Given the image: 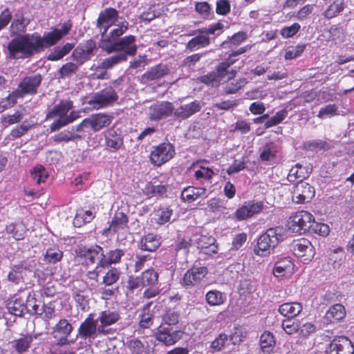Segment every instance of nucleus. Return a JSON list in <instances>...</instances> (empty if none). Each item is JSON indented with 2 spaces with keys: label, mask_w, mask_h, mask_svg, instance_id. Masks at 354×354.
Masks as SVG:
<instances>
[{
  "label": "nucleus",
  "mask_w": 354,
  "mask_h": 354,
  "mask_svg": "<svg viewBox=\"0 0 354 354\" xmlns=\"http://www.w3.org/2000/svg\"><path fill=\"white\" fill-rule=\"evenodd\" d=\"M72 28L70 20L64 22L61 28L44 32L41 36L39 32L20 35L12 39L8 44L9 57L11 59H26L40 53L46 49L57 44L66 35Z\"/></svg>",
  "instance_id": "nucleus-1"
},
{
  "label": "nucleus",
  "mask_w": 354,
  "mask_h": 354,
  "mask_svg": "<svg viewBox=\"0 0 354 354\" xmlns=\"http://www.w3.org/2000/svg\"><path fill=\"white\" fill-rule=\"evenodd\" d=\"M283 239L284 229L283 227H270L259 237L254 252L259 256H266L270 254L271 250Z\"/></svg>",
  "instance_id": "nucleus-2"
},
{
  "label": "nucleus",
  "mask_w": 354,
  "mask_h": 354,
  "mask_svg": "<svg viewBox=\"0 0 354 354\" xmlns=\"http://www.w3.org/2000/svg\"><path fill=\"white\" fill-rule=\"evenodd\" d=\"M176 155L174 145L169 141L162 142L151 148L149 158L150 163L160 167L169 162Z\"/></svg>",
  "instance_id": "nucleus-3"
},
{
  "label": "nucleus",
  "mask_w": 354,
  "mask_h": 354,
  "mask_svg": "<svg viewBox=\"0 0 354 354\" xmlns=\"http://www.w3.org/2000/svg\"><path fill=\"white\" fill-rule=\"evenodd\" d=\"M136 36L129 35L119 39L111 45L102 46L107 53L117 52L119 54H124L125 57L134 56L137 53L138 46L136 44Z\"/></svg>",
  "instance_id": "nucleus-4"
},
{
  "label": "nucleus",
  "mask_w": 354,
  "mask_h": 354,
  "mask_svg": "<svg viewBox=\"0 0 354 354\" xmlns=\"http://www.w3.org/2000/svg\"><path fill=\"white\" fill-rule=\"evenodd\" d=\"M118 95L115 89L109 86L95 93L88 100V104L93 109L98 110L113 105L118 100Z\"/></svg>",
  "instance_id": "nucleus-5"
},
{
  "label": "nucleus",
  "mask_w": 354,
  "mask_h": 354,
  "mask_svg": "<svg viewBox=\"0 0 354 354\" xmlns=\"http://www.w3.org/2000/svg\"><path fill=\"white\" fill-rule=\"evenodd\" d=\"M97 51L96 43L92 39L80 43L73 50L71 57L80 66L84 64L91 59Z\"/></svg>",
  "instance_id": "nucleus-6"
},
{
  "label": "nucleus",
  "mask_w": 354,
  "mask_h": 354,
  "mask_svg": "<svg viewBox=\"0 0 354 354\" xmlns=\"http://www.w3.org/2000/svg\"><path fill=\"white\" fill-rule=\"evenodd\" d=\"M153 337L163 345L170 346L181 339L182 334L180 330L174 329L173 326L160 324L155 329Z\"/></svg>",
  "instance_id": "nucleus-7"
},
{
  "label": "nucleus",
  "mask_w": 354,
  "mask_h": 354,
  "mask_svg": "<svg viewBox=\"0 0 354 354\" xmlns=\"http://www.w3.org/2000/svg\"><path fill=\"white\" fill-rule=\"evenodd\" d=\"M310 212L301 210L292 214L287 221V227L293 233L302 234L310 230Z\"/></svg>",
  "instance_id": "nucleus-8"
},
{
  "label": "nucleus",
  "mask_w": 354,
  "mask_h": 354,
  "mask_svg": "<svg viewBox=\"0 0 354 354\" xmlns=\"http://www.w3.org/2000/svg\"><path fill=\"white\" fill-rule=\"evenodd\" d=\"M120 319V315L118 310L106 309L101 311L96 319L99 324V335H113L115 332V329L107 328L116 322Z\"/></svg>",
  "instance_id": "nucleus-9"
},
{
  "label": "nucleus",
  "mask_w": 354,
  "mask_h": 354,
  "mask_svg": "<svg viewBox=\"0 0 354 354\" xmlns=\"http://www.w3.org/2000/svg\"><path fill=\"white\" fill-rule=\"evenodd\" d=\"M119 12L114 8H106L102 10L97 19L96 27L104 37L109 30L118 21Z\"/></svg>",
  "instance_id": "nucleus-10"
},
{
  "label": "nucleus",
  "mask_w": 354,
  "mask_h": 354,
  "mask_svg": "<svg viewBox=\"0 0 354 354\" xmlns=\"http://www.w3.org/2000/svg\"><path fill=\"white\" fill-rule=\"evenodd\" d=\"M207 274L208 269L207 267L194 265L184 274L180 283L185 288H193L200 284Z\"/></svg>",
  "instance_id": "nucleus-11"
},
{
  "label": "nucleus",
  "mask_w": 354,
  "mask_h": 354,
  "mask_svg": "<svg viewBox=\"0 0 354 354\" xmlns=\"http://www.w3.org/2000/svg\"><path fill=\"white\" fill-rule=\"evenodd\" d=\"M75 252L77 257L86 265H93L96 261L100 262L104 257L103 248L98 245L82 246L76 250Z\"/></svg>",
  "instance_id": "nucleus-12"
},
{
  "label": "nucleus",
  "mask_w": 354,
  "mask_h": 354,
  "mask_svg": "<svg viewBox=\"0 0 354 354\" xmlns=\"http://www.w3.org/2000/svg\"><path fill=\"white\" fill-rule=\"evenodd\" d=\"M264 208V203L261 201L250 200L244 203L234 212L237 221H244L259 214Z\"/></svg>",
  "instance_id": "nucleus-13"
},
{
  "label": "nucleus",
  "mask_w": 354,
  "mask_h": 354,
  "mask_svg": "<svg viewBox=\"0 0 354 354\" xmlns=\"http://www.w3.org/2000/svg\"><path fill=\"white\" fill-rule=\"evenodd\" d=\"M283 330L288 335L299 333L301 337L307 338L310 335V323L302 322L299 319H286L282 322Z\"/></svg>",
  "instance_id": "nucleus-14"
},
{
  "label": "nucleus",
  "mask_w": 354,
  "mask_h": 354,
  "mask_svg": "<svg viewBox=\"0 0 354 354\" xmlns=\"http://www.w3.org/2000/svg\"><path fill=\"white\" fill-rule=\"evenodd\" d=\"M42 81L40 74L26 76L18 84V90L24 97L26 95H35L38 93V88Z\"/></svg>",
  "instance_id": "nucleus-15"
},
{
  "label": "nucleus",
  "mask_w": 354,
  "mask_h": 354,
  "mask_svg": "<svg viewBox=\"0 0 354 354\" xmlns=\"http://www.w3.org/2000/svg\"><path fill=\"white\" fill-rule=\"evenodd\" d=\"M99 335V325L93 315L89 314L77 329V336L83 339H95Z\"/></svg>",
  "instance_id": "nucleus-16"
},
{
  "label": "nucleus",
  "mask_w": 354,
  "mask_h": 354,
  "mask_svg": "<svg viewBox=\"0 0 354 354\" xmlns=\"http://www.w3.org/2000/svg\"><path fill=\"white\" fill-rule=\"evenodd\" d=\"M326 353V354H353L354 346L348 337L341 336L332 341Z\"/></svg>",
  "instance_id": "nucleus-17"
},
{
  "label": "nucleus",
  "mask_w": 354,
  "mask_h": 354,
  "mask_svg": "<svg viewBox=\"0 0 354 354\" xmlns=\"http://www.w3.org/2000/svg\"><path fill=\"white\" fill-rule=\"evenodd\" d=\"M174 112L171 102L163 101L155 103L149 107V118L151 121H158L167 118Z\"/></svg>",
  "instance_id": "nucleus-18"
},
{
  "label": "nucleus",
  "mask_w": 354,
  "mask_h": 354,
  "mask_svg": "<svg viewBox=\"0 0 354 354\" xmlns=\"http://www.w3.org/2000/svg\"><path fill=\"white\" fill-rule=\"evenodd\" d=\"M72 297L75 301L76 307L82 311H86L88 308V300L83 293L85 284L81 280H75L71 283Z\"/></svg>",
  "instance_id": "nucleus-19"
},
{
  "label": "nucleus",
  "mask_w": 354,
  "mask_h": 354,
  "mask_svg": "<svg viewBox=\"0 0 354 354\" xmlns=\"http://www.w3.org/2000/svg\"><path fill=\"white\" fill-rule=\"evenodd\" d=\"M104 145L111 152H116L123 148V136L118 130L114 128L108 129L104 132Z\"/></svg>",
  "instance_id": "nucleus-20"
},
{
  "label": "nucleus",
  "mask_w": 354,
  "mask_h": 354,
  "mask_svg": "<svg viewBox=\"0 0 354 354\" xmlns=\"http://www.w3.org/2000/svg\"><path fill=\"white\" fill-rule=\"evenodd\" d=\"M129 217L123 212L117 210L109 223V227L104 230V234H109L111 232L113 234L119 233L121 231L129 228Z\"/></svg>",
  "instance_id": "nucleus-21"
},
{
  "label": "nucleus",
  "mask_w": 354,
  "mask_h": 354,
  "mask_svg": "<svg viewBox=\"0 0 354 354\" xmlns=\"http://www.w3.org/2000/svg\"><path fill=\"white\" fill-rule=\"evenodd\" d=\"M187 35L194 36L185 45V48L189 51L205 48L211 43L210 37H207L201 28L192 30Z\"/></svg>",
  "instance_id": "nucleus-22"
},
{
  "label": "nucleus",
  "mask_w": 354,
  "mask_h": 354,
  "mask_svg": "<svg viewBox=\"0 0 354 354\" xmlns=\"http://www.w3.org/2000/svg\"><path fill=\"white\" fill-rule=\"evenodd\" d=\"M89 128L94 132H97L106 128L111 124L113 116L107 113H97L91 114L88 118Z\"/></svg>",
  "instance_id": "nucleus-23"
},
{
  "label": "nucleus",
  "mask_w": 354,
  "mask_h": 354,
  "mask_svg": "<svg viewBox=\"0 0 354 354\" xmlns=\"http://www.w3.org/2000/svg\"><path fill=\"white\" fill-rule=\"evenodd\" d=\"M73 326L66 319H61L53 328L54 337L60 345L68 344V337L73 331Z\"/></svg>",
  "instance_id": "nucleus-24"
},
{
  "label": "nucleus",
  "mask_w": 354,
  "mask_h": 354,
  "mask_svg": "<svg viewBox=\"0 0 354 354\" xmlns=\"http://www.w3.org/2000/svg\"><path fill=\"white\" fill-rule=\"evenodd\" d=\"M73 107V101L70 100H61L58 104H55L48 111L46 119L48 120L58 118L57 120H64Z\"/></svg>",
  "instance_id": "nucleus-25"
},
{
  "label": "nucleus",
  "mask_w": 354,
  "mask_h": 354,
  "mask_svg": "<svg viewBox=\"0 0 354 354\" xmlns=\"http://www.w3.org/2000/svg\"><path fill=\"white\" fill-rule=\"evenodd\" d=\"M113 27L107 32L103 39V46L111 45L120 39V37L125 33L129 28V23L126 20H123L118 24H115Z\"/></svg>",
  "instance_id": "nucleus-26"
},
{
  "label": "nucleus",
  "mask_w": 354,
  "mask_h": 354,
  "mask_svg": "<svg viewBox=\"0 0 354 354\" xmlns=\"http://www.w3.org/2000/svg\"><path fill=\"white\" fill-rule=\"evenodd\" d=\"M6 307L10 314L17 317H21L26 309V303L19 292L8 298Z\"/></svg>",
  "instance_id": "nucleus-27"
},
{
  "label": "nucleus",
  "mask_w": 354,
  "mask_h": 354,
  "mask_svg": "<svg viewBox=\"0 0 354 354\" xmlns=\"http://www.w3.org/2000/svg\"><path fill=\"white\" fill-rule=\"evenodd\" d=\"M202 197H207V189L205 187L187 186L183 189L180 194V199L186 203H192Z\"/></svg>",
  "instance_id": "nucleus-28"
},
{
  "label": "nucleus",
  "mask_w": 354,
  "mask_h": 354,
  "mask_svg": "<svg viewBox=\"0 0 354 354\" xmlns=\"http://www.w3.org/2000/svg\"><path fill=\"white\" fill-rule=\"evenodd\" d=\"M197 247L201 252L209 256L218 252L216 241L212 236L201 235L198 239Z\"/></svg>",
  "instance_id": "nucleus-29"
},
{
  "label": "nucleus",
  "mask_w": 354,
  "mask_h": 354,
  "mask_svg": "<svg viewBox=\"0 0 354 354\" xmlns=\"http://www.w3.org/2000/svg\"><path fill=\"white\" fill-rule=\"evenodd\" d=\"M124 255V251L123 250H111L106 255L104 254L102 259H100V262H98V266L105 268L111 266L112 264L118 263Z\"/></svg>",
  "instance_id": "nucleus-30"
},
{
  "label": "nucleus",
  "mask_w": 354,
  "mask_h": 354,
  "mask_svg": "<svg viewBox=\"0 0 354 354\" xmlns=\"http://www.w3.org/2000/svg\"><path fill=\"white\" fill-rule=\"evenodd\" d=\"M169 73V68L167 65L159 64L148 69L142 74V78L147 81L156 80L167 75Z\"/></svg>",
  "instance_id": "nucleus-31"
},
{
  "label": "nucleus",
  "mask_w": 354,
  "mask_h": 354,
  "mask_svg": "<svg viewBox=\"0 0 354 354\" xmlns=\"http://www.w3.org/2000/svg\"><path fill=\"white\" fill-rule=\"evenodd\" d=\"M310 245V241L305 238H301L294 241L292 244V250L294 254L299 258L304 264H308L310 259L306 257V254Z\"/></svg>",
  "instance_id": "nucleus-32"
},
{
  "label": "nucleus",
  "mask_w": 354,
  "mask_h": 354,
  "mask_svg": "<svg viewBox=\"0 0 354 354\" xmlns=\"http://www.w3.org/2000/svg\"><path fill=\"white\" fill-rule=\"evenodd\" d=\"M302 305L299 302H286L279 306V313L287 319H293L302 310Z\"/></svg>",
  "instance_id": "nucleus-33"
},
{
  "label": "nucleus",
  "mask_w": 354,
  "mask_h": 354,
  "mask_svg": "<svg viewBox=\"0 0 354 354\" xmlns=\"http://www.w3.org/2000/svg\"><path fill=\"white\" fill-rule=\"evenodd\" d=\"M33 341L32 335L30 334H22L18 339H15L10 343L15 351L19 354L26 353L31 346Z\"/></svg>",
  "instance_id": "nucleus-34"
},
{
  "label": "nucleus",
  "mask_w": 354,
  "mask_h": 354,
  "mask_svg": "<svg viewBox=\"0 0 354 354\" xmlns=\"http://www.w3.org/2000/svg\"><path fill=\"white\" fill-rule=\"evenodd\" d=\"M160 237L156 234L148 233L141 239L140 249L145 251L153 252L160 247Z\"/></svg>",
  "instance_id": "nucleus-35"
},
{
  "label": "nucleus",
  "mask_w": 354,
  "mask_h": 354,
  "mask_svg": "<svg viewBox=\"0 0 354 354\" xmlns=\"http://www.w3.org/2000/svg\"><path fill=\"white\" fill-rule=\"evenodd\" d=\"M346 316V310L341 304L332 306L326 312L325 317L330 323H337L343 319Z\"/></svg>",
  "instance_id": "nucleus-36"
},
{
  "label": "nucleus",
  "mask_w": 354,
  "mask_h": 354,
  "mask_svg": "<svg viewBox=\"0 0 354 354\" xmlns=\"http://www.w3.org/2000/svg\"><path fill=\"white\" fill-rule=\"evenodd\" d=\"M293 263L290 258L286 257L277 261L273 269V274L276 277H281L293 270Z\"/></svg>",
  "instance_id": "nucleus-37"
},
{
  "label": "nucleus",
  "mask_w": 354,
  "mask_h": 354,
  "mask_svg": "<svg viewBox=\"0 0 354 354\" xmlns=\"http://www.w3.org/2000/svg\"><path fill=\"white\" fill-rule=\"evenodd\" d=\"M173 214V209L169 206H160L153 211V217L156 223L160 225L170 221Z\"/></svg>",
  "instance_id": "nucleus-38"
},
{
  "label": "nucleus",
  "mask_w": 354,
  "mask_h": 354,
  "mask_svg": "<svg viewBox=\"0 0 354 354\" xmlns=\"http://www.w3.org/2000/svg\"><path fill=\"white\" fill-rule=\"evenodd\" d=\"M226 299L225 294L216 289L210 290L205 294V301L210 306H221L225 304Z\"/></svg>",
  "instance_id": "nucleus-39"
},
{
  "label": "nucleus",
  "mask_w": 354,
  "mask_h": 354,
  "mask_svg": "<svg viewBox=\"0 0 354 354\" xmlns=\"http://www.w3.org/2000/svg\"><path fill=\"white\" fill-rule=\"evenodd\" d=\"M28 269L22 264L15 265L8 274L9 281L17 285L23 281Z\"/></svg>",
  "instance_id": "nucleus-40"
},
{
  "label": "nucleus",
  "mask_w": 354,
  "mask_h": 354,
  "mask_svg": "<svg viewBox=\"0 0 354 354\" xmlns=\"http://www.w3.org/2000/svg\"><path fill=\"white\" fill-rule=\"evenodd\" d=\"M6 231L8 234H11L15 239L19 241L24 239L27 228L25 224L21 221L7 225Z\"/></svg>",
  "instance_id": "nucleus-41"
},
{
  "label": "nucleus",
  "mask_w": 354,
  "mask_h": 354,
  "mask_svg": "<svg viewBox=\"0 0 354 354\" xmlns=\"http://www.w3.org/2000/svg\"><path fill=\"white\" fill-rule=\"evenodd\" d=\"M74 48L72 43H66L63 46H56L54 50L48 55V61H58L62 59L65 55H68Z\"/></svg>",
  "instance_id": "nucleus-42"
},
{
  "label": "nucleus",
  "mask_w": 354,
  "mask_h": 354,
  "mask_svg": "<svg viewBox=\"0 0 354 354\" xmlns=\"http://www.w3.org/2000/svg\"><path fill=\"white\" fill-rule=\"evenodd\" d=\"M152 302L147 303L141 309L138 315L139 326L143 329L149 328L153 324V314L150 311Z\"/></svg>",
  "instance_id": "nucleus-43"
},
{
  "label": "nucleus",
  "mask_w": 354,
  "mask_h": 354,
  "mask_svg": "<svg viewBox=\"0 0 354 354\" xmlns=\"http://www.w3.org/2000/svg\"><path fill=\"white\" fill-rule=\"evenodd\" d=\"M260 346L263 353H270L275 346L274 337L270 331H264L260 337Z\"/></svg>",
  "instance_id": "nucleus-44"
},
{
  "label": "nucleus",
  "mask_w": 354,
  "mask_h": 354,
  "mask_svg": "<svg viewBox=\"0 0 354 354\" xmlns=\"http://www.w3.org/2000/svg\"><path fill=\"white\" fill-rule=\"evenodd\" d=\"M80 117L79 111H72L69 114L66 115V117L64 120H55L50 125V129L51 132L56 131L60 129L62 127H64L68 125L70 123H72L75 120H77Z\"/></svg>",
  "instance_id": "nucleus-45"
},
{
  "label": "nucleus",
  "mask_w": 354,
  "mask_h": 354,
  "mask_svg": "<svg viewBox=\"0 0 354 354\" xmlns=\"http://www.w3.org/2000/svg\"><path fill=\"white\" fill-rule=\"evenodd\" d=\"M139 277L144 287L153 286L158 282L159 274L151 268L143 271Z\"/></svg>",
  "instance_id": "nucleus-46"
},
{
  "label": "nucleus",
  "mask_w": 354,
  "mask_h": 354,
  "mask_svg": "<svg viewBox=\"0 0 354 354\" xmlns=\"http://www.w3.org/2000/svg\"><path fill=\"white\" fill-rule=\"evenodd\" d=\"M30 24V20L25 18L23 15L14 19L12 21L10 29L12 35H18L26 31V28Z\"/></svg>",
  "instance_id": "nucleus-47"
},
{
  "label": "nucleus",
  "mask_w": 354,
  "mask_h": 354,
  "mask_svg": "<svg viewBox=\"0 0 354 354\" xmlns=\"http://www.w3.org/2000/svg\"><path fill=\"white\" fill-rule=\"evenodd\" d=\"M127 60V57H125L124 54H119L117 53L113 56L109 57L102 60V62L99 65V68H101L104 70L110 69L113 68L114 66L126 62Z\"/></svg>",
  "instance_id": "nucleus-48"
},
{
  "label": "nucleus",
  "mask_w": 354,
  "mask_h": 354,
  "mask_svg": "<svg viewBox=\"0 0 354 354\" xmlns=\"http://www.w3.org/2000/svg\"><path fill=\"white\" fill-rule=\"evenodd\" d=\"M121 271L115 267H111L102 277V283L106 286L117 283L121 276Z\"/></svg>",
  "instance_id": "nucleus-49"
},
{
  "label": "nucleus",
  "mask_w": 354,
  "mask_h": 354,
  "mask_svg": "<svg viewBox=\"0 0 354 354\" xmlns=\"http://www.w3.org/2000/svg\"><path fill=\"white\" fill-rule=\"evenodd\" d=\"M95 216V214L90 210L84 211L80 209L77 212L74 218V224L77 227H81L91 222Z\"/></svg>",
  "instance_id": "nucleus-50"
},
{
  "label": "nucleus",
  "mask_w": 354,
  "mask_h": 354,
  "mask_svg": "<svg viewBox=\"0 0 354 354\" xmlns=\"http://www.w3.org/2000/svg\"><path fill=\"white\" fill-rule=\"evenodd\" d=\"M79 66L77 62H71L63 64L58 71L59 78L65 79L71 77L78 71Z\"/></svg>",
  "instance_id": "nucleus-51"
},
{
  "label": "nucleus",
  "mask_w": 354,
  "mask_h": 354,
  "mask_svg": "<svg viewBox=\"0 0 354 354\" xmlns=\"http://www.w3.org/2000/svg\"><path fill=\"white\" fill-rule=\"evenodd\" d=\"M30 176L37 185L46 182L48 174L46 169L41 165H37L30 170Z\"/></svg>",
  "instance_id": "nucleus-52"
},
{
  "label": "nucleus",
  "mask_w": 354,
  "mask_h": 354,
  "mask_svg": "<svg viewBox=\"0 0 354 354\" xmlns=\"http://www.w3.org/2000/svg\"><path fill=\"white\" fill-rule=\"evenodd\" d=\"M277 147L273 142H267L263 147L260 153V158L263 161H268L276 156Z\"/></svg>",
  "instance_id": "nucleus-53"
},
{
  "label": "nucleus",
  "mask_w": 354,
  "mask_h": 354,
  "mask_svg": "<svg viewBox=\"0 0 354 354\" xmlns=\"http://www.w3.org/2000/svg\"><path fill=\"white\" fill-rule=\"evenodd\" d=\"M125 287L128 295L133 294L136 290L141 291L144 286L139 276H129Z\"/></svg>",
  "instance_id": "nucleus-54"
},
{
  "label": "nucleus",
  "mask_w": 354,
  "mask_h": 354,
  "mask_svg": "<svg viewBox=\"0 0 354 354\" xmlns=\"http://www.w3.org/2000/svg\"><path fill=\"white\" fill-rule=\"evenodd\" d=\"M127 347L130 354H143L146 349L145 343L138 338H133L127 341Z\"/></svg>",
  "instance_id": "nucleus-55"
},
{
  "label": "nucleus",
  "mask_w": 354,
  "mask_h": 354,
  "mask_svg": "<svg viewBox=\"0 0 354 354\" xmlns=\"http://www.w3.org/2000/svg\"><path fill=\"white\" fill-rule=\"evenodd\" d=\"M236 62V59L227 58L224 61L220 62L216 66L214 73L218 76L221 81L226 76L228 73V68L233 65Z\"/></svg>",
  "instance_id": "nucleus-56"
},
{
  "label": "nucleus",
  "mask_w": 354,
  "mask_h": 354,
  "mask_svg": "<svg viewBox=\"0 0 354 354\" xmlns=\"http://www.w3.org/2000/svg\"><path fill=\"white\" fill-rule=\"evenodd\" d=\"M63 252L57 248H48L44 255V261L48 263H56L61 261Z\"/></svg>",
  "instance_id": "nucleus-57"
},
{
  "label": "nucleus",
  "mask_w": 354,
  "mask_h": 354,
  "mask_svg": "<svg viewBox=\"0 0 354 354\" xmlns=\"http://www.w3.org/2000/svg\"><path fill=\"white\" fill-rule=\"evenodd\" d=\"M80 138L81 136L68 130L61 131L60 133L53 136V140L57 143L62 142H68L70 141H74L76 139H80Z\"/></svg>",
  "instance_id": "nucleus-58"
},
{
  "label": "nucleus",
  "mask_w": 354,
  "mask_h": 354,
  "mask_svg": "<svg viewBox=\"0 0 354 354\" xmlns=\"http://www.w3.org/2000/svg\"><path fill=\"white\" fill-rule=\"evenodd\" d=\"M344 8V6L342 1H335L324 11V15L326 18L331 19L342 12Z\"/></svg>",
  "instance_id": "nucleus-59"
},
{
  "label": "nucleus",
  "mask_w": 354,
  "mask_h": 354,
  "mask_svg": "<svg viewBox=\"0 0 354 354\" xmlns=\"http://www.w3.org/2000/svg\"><path fill=\"white\" fill-rule=\"evenodd\" d=\"M180 319V313L169 309L162 316V323L166 326H173L178 323Z\"/></svg>",
  "instance_id": "nucleus-60"
},
{
  "label": "nucleus",
  "mask_w": 354,
  "mask_h": 354,
  "mask_svg": "<svg viewBox=\"0 0 354 354\" xmlns=\"http://www.w3.org/2000/svg\"><path fill=\"white\" fill-rule=\"evenodd\" d=\"M209 210L214 213H224L226 210L224 201L221 198H213L207 201Z\"/></svg>",
  "instance_id": "nucleus-61"
},
{
  "label": "nucleus",
  "mask_w": 354,
  "mask_h": 354,
  "mask_svg": "<svg viewBox=\"0 0 354 354\" xmlns=\"http://www.w3.org/2000/svg\"><path fill=\"white\" fill-rule=\"evenodd\" d=\"M198 80L200 82L212 87L214 86H218L221 82L218 76L214 73V71H212L206 75L200 76L198 77Z\"/></svg>",
  "instance_id": "nucleus-62"
},
{
  "label": "nucleus",
  "mask_w": 354,
  "mask_h": 354,
  "mask_svg": "<svg viewBox=\"0 0 354 354\" xmlns=\"http://www.w3.org/2000/svg\"><path fill=\"white\" fill-rule=\"evenodd\" d=\"M168 186L165 185H154L149 183L146 187V190L151 196H163L167 192Z\"/></svg>",
  "instance_id": "nucleus-63"
},
{
  "label": "nucleus",
  "mask_w": 354,
  "mask_h": 354,
  "mask_svg": "<svg viewBox=\"0 0 354 354\" xmlns=\"http://www.w3.org/2000/svg\"><path fill=\"white\" fill-rule=\"evenodd\" d=\"M304 168L301 166H296L292 167L288 174V178L290 181H297V183L304 182L306 178L304 172Z\"/></svg>",
  "instance_id": "nucleus-64"
}]
</instances>
